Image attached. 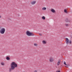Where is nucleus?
<instances>
[{
    "label": "nucleus",
    "mask_w": 72,
    "mask_h": 72,
    "mask_svg": "<svg viewBox=\"0 0 72 72\" xmlns=\"http://www.w3.org/2000/svg\"><path fill=\"white\" fill-rule=\"evenodd\" d=\"M1 64L2 66H4V63H1Z\"/></svg>",
    "instance_id": "18"
},
{
    "label": "nucleus",
    "mask_w": 72,
    "mask_h": 72,
    "mask_svg": "<svg viewBox=\"0 0 72 72\" xmlns=\"http://www.w3.org/2000/svg\"><path fill=\"white\" fill-rule=\"evenodd\" d=\"M64 12L65 13H67L68 11H67V10L65 9V10H64Z\"/></svg>",
    "instance_id": "10"
},
{
    "label": "nucleus",
    "mask_w": 72,
    "mask_h": 72,
    "mask_svg": "<svg viewBox=\"0 0 72 72\" xmlns=\"http://www.w3.org/2000/svg\"><path fill=\"white\" fill-rule=\"evenodd\" d=\"M66 22H70V20L66 18V19L65 20Z\"/></svg>",
    "instance_id": "6"
},
{
    "label": "nucleus",
    "mask_w": 72,
    "mask_h": 72,
    "mask_svg": "<svg viewBox=\"0 0 72 72\" xmlns=\"http://www.w3.org/2000/svg\"><path fill=\"white\" fill-rule=\"evenodd\" d=\"M26 34L29 36H33L35 35V34L33 33L32 32H29V31H27Z\"/></svg>",
    "instance_id": "2"
},
{
    "label": "nucleus",
    "mask_w": 72,
    "mask_h": 72,
    "mask_svg": "<svg viewBox=\"0 0 72 72\" xmlns=\"http://www.w3.org/2000/svg\"><path fill=\"white\" fill-rule=\"evenodd\" d=\"M42 42L44 44H46V42L45 40H43Z\"/></svg>",
    "instance_id": "12"
},
{
    "label": "nucleus",
    "mask_w": 72,
    "mask_h": 72,
    "mask_svg": "<svg viewBox=\"0 0 72 72\" xmlns=\"http://www.w3.org/2000/svg\"><path fill=\"white\" fill-rule=\"evenodd\" d=\"M0 18H1V16H0Z\"/></svg>",
    "instance_id": "22"
},
{
    "label": "nucleus",
    "mask_w": 72,
    "mask_h": 72,
    "mask_svg": "<svg viewBox=\"0 0 72 72\" xmlns=\"http://www.w3.org/2000/svg\"><path fill=\"white\" fill-rule=\"evenodd\" d=\"M71 40H69V43L70 44H71V43H72V42H71Z\"/></svg>",
    "instance_id": "15"
},
{
    "label": "nucleus",
    "mask_w": 72,
    "mask_h": 72,
    "mask_svg": "<svg viewBox=\"0 0 72 72\" xmlns=\"http://www.w3.org/2000/svg\"><path fill=\"white\" fill-rule=\"evenodd\" d=\"M51 11L52 13H54L55 12V10L53 9H52L51 10Z\"/></svg>",
    "instance_id": "7"
},
{
    "label": "nucleus",
    "mask_w": 72,
    "mask_h": 72,
    "mask_svg": "<svg viewBox=\"0 0 72 72\" xmlns=\"http://www.w3.org/2000/svg\"><path fill=\"white\" fill-rule=\"evenodd\" d=\"M54 61V60L53 59V58L52 57H51L50 58V62H53Z\"/></svg>",
    "instance_id": "5"
},
{
    "label": "nucleus",
    "mask_w": 72,
    "mask_h": 72,
    "mask_svg": "<svg viewBox=\"0 0 72 72\" xmlns=\"http://www.w3.org/2000/svg\"><path fill=\"white\" fill-rule=\"evenodd\" d=\"M6 59L7 60H10V58L9 57H8L7 56L6 57Z\"/></svg>",
    "instance_id": "9"
},
{
    "label": "nucleus",
    "mask_w": 72,
    "mask_h": 72,
    "mask_svg": "<svg viewBox=\"0 0 72 72\" xmlns=\"http://www.w3.org/2000/svg\"><path fill=\"white\" fill-rule=\"evenodd\" d=\"M35 3H36V1H33L31 2V4H35Z\"/></svg>",
    "instance_id": "8"
},
{
    "label": "nucleus",
    "mask_w": 72,
    "mask_h": 72,
    "mask_svg": "<svg viewBox=\"0 0 72 72\" xmlns=\"http://www.w3.org/2000/svg\"><path fill=\"white\" fill-rule=\"evenodd\" d=\"M37 44H34V46H37Z\"/></svg>",
    "instance_id": "19"
},
{
    "label": "nucleus",
    "mask_w": 72,
    "mask_h": 72,
    "mask_svg": "<svg viewBox=\"0 0 72 72\" xmlns=\"http://www.w3.org/2000/svg\"><path fill=\"white\" fill-rule=\"evenodd\" d=\"M18 67V65L16 63L14 62H12L11 64V68H9L10 72H11L12 70H14L15 69V68H17Z\"/></svg>",
    "instance_id": "1"
},
{
    "label": "nucleus",
    "mask_w": 72,
    "mask_h": 72,
    "mask_svg": "<svg viewBox=\"0 0 72 72\" xmlns=\"http://www.w3.org/2000/svg\"><path fill=\"white\" fill-rule=\"evenodd\" d=\"M64 64L65 65H66V66H68V65H67L66 64V62H65V61L64 62Z\"/></svg>",
    "instance_id": "16"
},
{
    "label": "nucleus",
    "mask_w": 72,
    "mask_h": 72,
    "mask_svg": "<svg viewBox=\"0 0 72 72\" xmlns=\"http://www.w3.org/2000/svg\"><path fill=\"white\" fill-rule=\"evenodd\" d=\"M5 31V29L4 28H2L0 30V32L1 34H4Z\"/></svg>",
    "instance_id": "3"
},
{
    "label": "nucleus",
    "mask_w": 72,
    "mask_h": 72,
    "mask_svg": "<svg viewBox=\"0 0 72 72\" xmlns=\"http://www.w3.org/2000/svg\"><path fill=\"white\" fill-rule=\"evenodd\" d=\"M66 42L67 44L68 45L69 43V39L68 38H66Z\"/></svg>",
    "instance_id": "4"
},
{
    "label": "nucleus",
    "mask_w": 72,
    "mask_h": 72,
    "mask_svg": "<svg viewBox=\"0 0 72 72\" xmlns=\"http://www.w3.org/2000/svg\"><path fill=\"white\" fill-rule=\"evenodd\" d=\"M39 35L40 36H42V34L41 33H39Z\"/></svg>",
    "instance_id": "20"
},
{
    "label": "nucleus",
    "mask_w": 72,
    "mask_h": 72,
    "mask_svg": "<svg viewBox=\"0 0 72 72\" xmlns=\"http://www.w3.org/2000/svg\"><path fill=\"white\" fill-rule=\"evenodd\" d=\"M65 26H66L67 27H68V26H69V25H68V24H65Z\"/></svg>",
    "instance_id": "17"
},
{
    "label": "nucleus",
    "mask_w": 72,
    "mask_h": 72,
    "mask_svg": "<svg viewBox=\"0 0 72 72\" xmlns=\"http://www.w3.org/2000/svg\"><path fill=\"white\" fill-rule=\"evenodd\" d=\"M42 19H43L44 20H45V17L44 16H43L42 17Z\"/></svg>",
    "instance_id": "13"
},
{
    "label": "nucleus",
    "mask_w": 72,
    "mask_h": 72,
    "mask_svg": "<svg viewBox=\"0 0 72 72\" xmlns=\"http://www.w3.org/2000/svg\"><path fill=\"white\" fill-rule=\"evenodd\" d=\"M46 9V8L45 7H43L42 8V10H45Z\"/></svg>",
    "instance_id": "11"
},
{
    "label": "nucleus",
    "mask_w": 72,
    "mask_h": 72,
    "mask_svg": "<svg viewBox=\"0 0 72 72\" xmlns=\"http://www.w3.org/2000/svg\"><path fill=\"white\" fill-rule=\"evenodd\" d=\"M56 72H60V71H56Z\"/></svg>",
    "instance_id": "21"
},
{
    "label": "nucleus",
    "mask_w": 72,
    "mask_h": 72,
    "mask_svg": "<svg viewBox=\"0 0 72 72\" xmlns=\"http://www.w3.org/2000/svg\"><path fill=\"white\" fill-rule=\"evenodd\" d=\"M60 64V61H58L57 62V65L58 66H59V64Z\"/></svg>",
    "instance_id": "14"
}]
</instances>
